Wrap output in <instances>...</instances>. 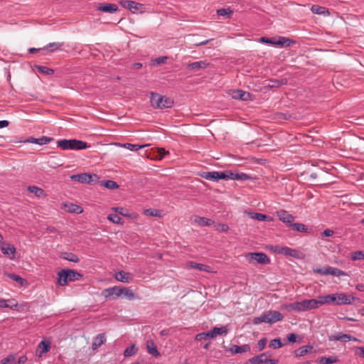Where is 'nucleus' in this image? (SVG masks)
<instances>
[{
    "mask_svg": "<svg viewBox=\"0 0 364 364\" xmlns=\"http://www.w3.org/2000/svg\"><path fill=\"white\" fill-rule=\"evenodd\" d=\"M317 299H304L301 301H296L287 305L286 308L287 310H293L296 311H305L311 309H315L318 307Z\"/></svg>",
    "mask_w": 364,
    "mask_h": 364,
    "instance_id": "f257e3e1",
    "label": "nucleus"
},
{
    "mask_svg": "<svg viewBox=\"0 0 364 364\" xmlns=\"http://www.w3.org/2000/svg\"><path fill=\"white\" fill-rule=\"evenodd\" d=\"M58 146L63 150H82L90 147V145L77 139H60L57 141Z\"/></svg>",
    "mask_w": 364,
    "mask_h": 364,
    "instance_id": "f03ea898",
    "label": "nucleus"
},
{
    "mask_svg": "<svg viewBox=\"0 0 364 364\" xmlns=\"http://www.w3.org/2000/svg\"><path fill=\"white\" fill-rule=\"evenodd\" d=\"M151 104L152 107L157 109L170 108L173 105V100L168 97L162 96L158 93H151Z\"/></svg>",
    "mask_w": 364,
    "mask_h": 364,
    "instance_id": "7ed1b4c3",
    "label": "nucleus"
},
{
    "mask_svg": "<svg viewBox=\"0 0 364 364\" xmlns=\"http://www.w3.org/2000/svg\"><path fill=\"white\" fill-rule=\"evenodd\" d=\"M58 275V284L60 286H65L68 282H75L82 277V274L73 269H62Z\"/></svg>",
    "mask_w": 364,
    "mask_h": 364,
    "instance_id": "20e7f679",
    "label": "nucleus"
},
{
    "mask_svg": "<svg viewBox=\"0 0 364 364\" xmlns=\"http://www.w3.org/2000/svg\"><path fill=\"white\" fill-rule=\"evenodd\" d=\"M326 299H329L330 304L336 305L351 304L356 299L355 297L343 293L328 294Z\"/></svg>",
    "mask_w": 364,
    "mask_h": 364,
    "instance_id": "39448f33",
    "label": "nucleus"
},
{
    "mask_svg": "<svg viewBox=\"0 0 364 364\" xmlns=\"http://www.w3.org/2000/svg\"><path fill=\"white\" fill-rule=\"evenodd\" d=\"M260 43H269L273 46H291L295 44V41L284 36H274L272 38L261 37L257 40Z\"/></svg>",
    "mask_w": 364,
    "mask_h": 364,
    "instance_id": "423d86ee",
    "label": "nucleus"
},
{
    "mask_svg": "<svg viewBox=\"0 0 364 364\" xmlns=\"http://www.w3.org/2000/svg\"><path fill=\"white\" fill-rule=\"evenodd\" d=\"M271 251H272L274 253L282 255L286 257H291L294 258L299 257V251L292 249L289 247H282L280 245H272L270 247Z\"/></svg>",
    "mask_w": 364,
    "mask_h": 364,
    "instance_id": "0eeeda50",
    "label": "nucleus"
},
{
    "mask_svg": "<svg viewBox=\"0 0 364 364\" xmlns=\"http://www.w3.org/2000/svg\"><path fill=\"white\" fill-rule=\"evenodd\" d=\"M270 355L267 353H261L249 359L248 362L251 364H277L278 360L270 359Z\"/></svg>",
    "mask_w": 364,
    "mask_h": 364,
    "instance_id": "6e6552de",
    "label": "nucleus"
},
{
    "mask_svg": "<svg viewBox=\"0 0 364 364\" xmlns=\"http://www.w3.org/2000/svg\"><path fill=\"white\" fill-rule=\"evenodd\" d=\"M248 259L255 260L261 264H267L270 263V259L265 253L263 252H250L247 255Z\"/></svg>",
    "mask_w": 364,
    "mask_h": 364,
    "instance_id": "1a4fd4ad",
    "label": "nucleus"
},
{
    "mask_svg": "<svg viewBox=\"0 0 364 364\" xmlns=\"http://www.w3.org/2000/svg\"><path fill=\"white\" fill-rule=\"evenodd\" d=\"M120 287L114 286L104 289L102 291V295L106 299H117L121 296Z\"/></svg>",
    "mask_w": 364,
    "mask_h": 364,
    "instance_id": "9d476101",
    "label": "nucleus"
},
{
    "mask_svg": "<svg viewBox=\"0 0 364 364\" xmlns=\"http://www.w3.org/2000/svg\"><path fill=\"white\" fill-rule=\"evenodd\" d=\"M50 343L48 341H41L37 346L36 355L41 358L50 350Z\"/></svg>",
    "mask_w": 364,
    "mask_h": 364,
    "instance_id": "9b49d317",
    "label": "nucleus"
},
{
    "mask_svg": "<svg viewBox=\"0 0 364 364\" xmlns=\"http://www.w3.org/2000/svg\"><path fill=\"white\" fill-rule=\"evenodd\" d=\"M58 47H31L28 50V53L33 54L41 53V55H48L58 50Z\"/></svg>",
    "mask_w": 364,
    "mask_h": 364,
    "instance_id": "f8f14e48",
    "label": "nucleus"
},
{
    "mask_svg": "<svg viewBox=\"0 0 364 364\" xmlns=\"http://www.w3.org/2000/svg\"><path fill=\"white\" fill-rule=\"evenodd\" d=\"M277 213L279 219L283 223L288 224L289 227L294 220V217L286 210H282Z\"/></svg>",
    "mask_w": 364,
    "mask_h": 364,
    "instance_id": "ddd939ff",
    "label": "nucleus"
},
{
    "mask_svg": "<svg viewBox=\"0 0 364 364\" xmlns=\"http://www.w3.org/2000/svg\"><path fill=\"white\" fill-rule=\"evenodd\" d=\"M1 250L2 253L7 255L10 259H13L15 257L16 248L10 243H1Z\"/></svg>",
    "mask_w": 364,
    "mask_h": 364,
    "instance_id": "4468645a",
    "label": "nucleus"
},
{
    "mask_svg": "<svg viewBox=\"0 0 364 364\" xmlns=\"http://www.w3.org/2000/svg\"><path fill=\"white\" fill-rule=\"evenodd\" d=\"M119 4L124 7L131 11H138L142 8L143 5L133 1L122 0Z\"/></svg>",
    "mask_w": 364,
    "mask_h": 364,
    "instance_id": "2eb2a0df",
    "label": "nucleus"
},
{
    "mask_svg": "<svg viewBox=\"0 0 364 364\" xmlns=\"http://www.w3.org/2000/svg\"><path fill=\"white\" fill-rule=\"evenodd\" d=\"M232 97L235 100L247 101L251 100V94L242 90H235L232 92Z\"/></svg>",
    "mask_w": 364,
    "mask_h": 364,
    "instance_id": "dca6fc26",
    "label": "nucleus"
},
{
    "mask_svg": "<svg viewBox=\"0 0 364 364\" xmlns=\"http://www.w3.org/2000/svg\"><path fill=\"white\" fill-rule=\"evenodd\" d=\"M97 10L106 13L113 14L119 10L118 6L114 4H100Z\"/></svg>",
    "mask_w": 364,
    "mask_h": 364,
    "instance_id": "f3484780",
    "label": "nucleus"
},
{
    "mask_svg": "<svg viewBox=\"0 0 364 364\" xmlns=\"http://www.w3.org/2000/svg\"><path fill=\"white\" fill-rule=\"evenodd\" d=\"M314 347L311 345H306L300 347L297 350H296L294 353L295 357L300 358L303 357L307 354H310L313 353Z\"/></svg>",
    "mask_w": 364,
    "mask_h": 364,
    "instance_id": "a211bd4d",
    "label": "nucleus"
},
{
    "mask_svg": "<svg viewBox=\"0 0 364 364\" xmlns=\"http://www.w3.org/2000/svg\"><path fill=\"white\" fill-rule=\"evenodd\" d=\"M121 296L119 298L127 299L129 301L134 300L138 298L133 291L128 287H120Z\"/></svg>",
    "mask_w": 364,
    "mask_h": 364,
    "instance_id": "6ab92c4d",
    "label": "nucleus"
},
{
    "mask_svg": "<svg viewBox=\"0 0 364 364\" xmlns=\"http://www.w3.org/2000/svg\"><path fill=\"white\" fill-rule=\"evenodd\" d=\"M70 178L75 181L90 183L92 181V176L89 173H85L72 175L70 176Z\"/></svg>",
    "mask_w": 364,
    "mask_h": 364,
    "instance_id": "aec40b11",
    "label": "nucleus"
},
{
    "mask_svg": "<svg viewBox=\"0 0 364 364\" xmlns=\"http://www.w3.org/2000/svg\"><path fill=\"white\" fill-rule=\"evenodd\" d=\"M115 279L117 281L124 282V283H129L132 280V275L129 272H127L124 271H120L115 274Z\"/></svg>",
    "mask_w": 364,
    "mask_h": 364,
    "instance_id": "412c9836",
    "label": "nucleus"
},
{
    "mask_svg": "<svg viewBox=\"0 0 364 364\" xmlns=\"http://www.w3.org/2000/svg\"><path fill=\"white\" fill-rule=\"evenodd\" d=\"M228 333V328L227 326H223L221 327H214L210 331V338H215L217 335H226Z\"/></svg>",
    "mask_w": 364,
    "mask_h": 364,
    "instance_id": "4be33fe9",
    "label": "nucleus"
},
{
    "mask_svg": "<svg viewBox=\"0 0 364 364\" xmlns=\"http://www.w3.org/2000/svg\"><path fill=\"white\" fill-rule=\"evenodd\" d=\"M267 316L269 317V323L280 321L284 318V316L279 311H269L267 313Z\"/></svg>",
    "mask_w": 364,
    "mask_h": 364,
    "instance_id": "5701e85b",
    "label": "nucleus"
},
{
    "mask_svg": "<svg viewBox=\"0 0 364 364\" xmlns=\"http://www.w3.org/2000/svg\"><path fill=\"white\" fill-rule=\"evenodd\" d=\"M250 350V346L248 344L242 346L233 345L230 347V350L232 354L242 353L247 352Z\"/></svg>",
    "mask_w": 364,
    "mask_h": 364,
    "instance_id": "b1692460",
    "label": "nucleus"
},
{
    "mask_svg": "<svg viewBox=\"0 0 364 364\" xmlns=\"http://www.w3.org/2000/svg\"><path fill=\"white\" fill-rule=\"evenodd\" d=\"M231 176V180H237V181H247L252 179V177L246 174L245 173H239V172H232L230 173Z\"/></svg>",
    "mask_w": 364,
    "mask_h": 364,
    "instance_id": "393cba45",
    "label": "nucleus"
},
{
    "mask_svg": "<svg viewBox=\"0 0 364 364\" xmlns=\"http://www.w3.org/2000/svg\"><path fill=\"white\" fill-rule=\"evenodd\" d=\"M208 65V63L206 62V61H197V62H193V63H189L187 65V68L190 69V70H200L201 68H207Z\"/></svg>",
    "mask_w": 364,
    "mask_h": 364,
    "instance_id": "a878e982",
    "label": "nucleus"
},
{
    "mask_svg": "<svg viewBox=\"0 0 364 364\" xmlns=\"http://www.w3.org/2000/svg\"><path fill=\"white\" fill-rule=\"evenodd\" d=\"M339 361L338 357L336 355L331 356L328 358L326 357H319L317 359V362L319 364H333L336 363Z\"/></svg>",
    "mask_w": 364,
    "mask_h": 364,
    "instance_id": "bb28decb",
    "label": "nucleus"
},
{
    "mask_svg": "<svg viewBox=\"0 0 364 364\" xmlns=\"http://www.w3.org/2000/svg\"><path fill=\"white\" fill-rule=\"evenodd\" d=\"M312 13L319 15L328 16L329 15L328 10L323 6L319 5H313L311 8Z\"/></svg>",
    "mask_w": 364,
    "mask_h": 364,
    "instance_id": "cd10ccee",
    "label": "nucleus"
},
{
    "mask_svg": "<svg viewBox=\"0 0 364 364\" xmlns=\"http://www.w3.org/2000/svg\"><path fill=\"white\" fill-rule=\"evenodd\" d=\"M146 348L149 354L155 357H158L160 355V353L158 351L157 348L155 346L154 343L151 340L146 341Z\"/></svg>",
    "mask_w": 364,
    "mask_h": 364,
    "instance_id": "c85d7f7f",
    "label": "nucleus"
},
{
    "mask_svg": "<svg viewBox=\"0 0 364 364\" xmlns=\"http://www.w3.org/2000/svg\"><path fill=\"white\" fill-rule=\"evenodd\" d=\"M348 338H349L348 337V334L343 333L341 332L328 336V341H339L341 342H347Z\"/></svg>",
    "mask_w": 364,
    "mask_h": 364,
    "instance_id": "c756f323",
    "label": "nucleus"
},
{
    "mask_svg": "<svg viewBox=\"0 0 364 364\" xmlns=\"http://www.w3.org/2000/svg\"><path fill=\"white\" fill-rule=\"evenodd\" d=\"M106 342V338L105 334H99L97 335L92 343V348L95 350L98 347L101 346L102 344H104Z\"/></svg>",
    "mask_w": 364,
    "mask_h": 364,
    "instance_id": "7c9ffc66",
    "label": "nucleus"
},
{
    "mask_svg": "<svg viewBox=\"0 0 364 364\" xmlns=\"http://www.w3.org/2000/svg\"><path fill=\"white\" fill-rule=\"evenodd\" d=\"M195 222L200 226H210L215 224V222L213 220L206 218L205 217L200 216L196 217Z\"/></svg>",
    "mask_w": 364,
    "mask_h": 364,
    "instance_id": "2f4dec72",
    "label": "nucleus"
},
{
    "mask_svg": "<svg viewBox=\"0 0 364 364\" xmlns=\"http://www.w3.org/2000/svg\"><path fill=\"white\" fill-rule=\"evenodd\" d=\"M285 84H287L286 79L269 80V82H268V84H267L266 87H269V88H275V87H279Z\"/></svg>",
    "mask_w": 364,
    "mask_h": 364,
    "instance_id": "473e14b6",
    "label": "nucleus"
},
{
    "mask_svg": "<svg viewBox=\"0 0 364 364\" xmlns=\"http://www.w3.org/2000/svg\"><path fill=\"white\" fill-rule=\"evenodd\" d=\"M190 267L193 269H196L200 271H203L206 272H210V267L206 264L197 263L195 262H189Z\"/></svg>",
    "mask_w": 364,
    "mask_h": 364,
    "instance_id": "72a5a7b5",
    "label": "nucleus"
},
{
    "mask_svg": "<svg viewBox=\"0 0 364 364\" xmlns=\"http://www.w3.org/2000/svg\"><path fill=\"white\" fill-rule=\"evenodd\" d=\"M28 190L29 192L35 194L37 197L38 198H41V197H45L46 196V193H45V191L43 189L38 187V186H29L28 187Z\"/></svg>",
    "mask_w": 364,
    "mask_h": 364,
    "instance_id": "f704fd0d",
    "label": "nucleus"
},
{
    "mask_svg": "<svg viewBox=\"0 0 364 364\" xmlns=\"http://www.w3.org/2000/svg\"><path fill=\"white\" fill-rule=\"evenodd\" d=\"M6 275L11 279L18 282L22 287L26 286L28 284L26 279L16 274H6Z\"/></svg>",
    "mask_w": 364,
    "mask_h": 364,
    "instance_id": "c9c22d12",
    "label": "nucleus"
},
{
    "mask_svg": "<svg viewBox=\"0 0 364 364\" xmlns=\"http://www.w3.org/2000/svg\"><path fill=\"white\" fill-rule=\"evenodd\" d=\"M250 218L252 219L257 220L258 221H269V217L267 215L259 213H249Z\"/></svg>",
    "mask_w": 364,
    "mask_h": 364,
    "instance_id": "e433bc0d",
    "label": "nucleus"
},
{
    "mask_svg": "<svg viewBox=\"0 0 364 364\" xmlns=\"http://www.w3.org/2000/svg\"><path fill=\"white\" fill-rule=\"evenodd\" d=\"M218 171L203 172L201 176L207 180L218 181Z\"/></svg>",
    "mask_w": 364,
    "mask_h": 364,
    "instance_id": "4c0bfd02",
    "label": "nucleus"
},
{
    "mask_svg": "<svg viewBox=\"0 0 364 364\" xmlns=\"http://www.w3.org/2000/svg\"><path fill=\"white\" fill-rule=\"evenodd\" d=\"M289 227L291 228V230H293L294 231H297V232H307L306 226L302 223H292Z\"/></svg>",
    "mask_w": 364,
    "mask_h": 364,
    "instance_id": "58836bf2",
    "label": "nucleus"
},
{
    "mask_svg": "<svg viewBox=\"0 0 364 364\" xmlns=\"http://www.w3.org/2000/svg\"><path fill=\"white\" fill-rule=\"evenodd\" d=\"M119 145L120 146H123L130 151H138V150L141 149V148H144V146H146V145L133 144H130V143H126V144H119Z\"/></svg>",
    "mask_w": 364,
    "mask_h": 364,
    "instance_id": "ea45409f",
    "label": "nucleus"
},
{
    "mask_svg": "<svg viewBox=\"0 0 364 364\" xmlns=\"http://www.w3.org/2000/svg\"><path fill=\"white\" fill-rule=\"evenodd\" d=\"M261 323H269V317L267 314H263L260 316L254 318L253 323L255 325L259 324Z\"/></svg>",
    "mask_w": 364,
    "mask_h": 364,
    "instance_id": "a19ab883",
    "label": "nucleus"
},
{
    "mask_svg": "<svg viewBox=\"0 0 364 364\" xmlns=\"http://www.w3.org/2000/svg\"><path fill=\"white\" fill-rule=\"evenodd\" d=\"M329 275L335 276V277H341L347 275L346 272L344 271L339 269L336 267H333L329 266Z\"/></svg>",
    "mask_w": 364,
    "mask_h": 364,
    "instance_id": "79ce46f5",
    "label": "nucleus"
},
{
    "mask_svg": "<svg viewBox=\"0 0 364 364\" xmlns=\"http://www.w3.org/2000/svg\"><path fill=\"white\" fill-rule=\"evenodd\" d=\"M67 210L69 213L80 214L82 213L83 211V209L80 205H75V204H70V205L67 206Z\"/></svg>",
    "mask_w": 364,
    "mask_h": 364,
    "instance_id": "37998d69",
    "label": "nucleus"
},
{
    "mask_svg": "<svg viewBox=\"0 0 364 364\" xmlns=\"http://www.w3.org/2000/svg\"><path fill=\"white\" fill-rule=\"evenodd\" d=\"M36 68L38 73H43L45 75H53L54 73V70L53 69L49 68L46 66L36 65Z\"/></svg>",
    "mask_w": 364,
    "mask_h": 364,
    "instance_id": "c03bdc74",
    "label": "nucleus"
},
{
    "mask_svg": "<svg viewBox=\"0 0 364 364\" xmlns=\"http://www.w3.org/2000/svg\"><path fill=\"white\" fill-rule=\"evenodd\" d=\"M137 348L134 344L127 347L124 351V355L125 357H129L136 353Z\"/></svg>",
    "mask_w": 364,
    "mask_h": 364,
    "instance_id": "a18cd8bd",
    "label": "nucleus"
},
{
    "mask_svg": "<svg viewBox=\"0 0 364 364\" xmlns=\"http://www.w3.org/2000/svg\"><path fill=\"white\" fill-rule=\"evenodd\" d=\"M7 301L10 302L9 300L0 299V308H10L11 309H15L17 308L18 304L16 302L11 304H8Z\"/></svg>",
    "mask_w": 364,
    "mask_h": 364,
    "instance_id": "49530a36",
    "label": "nucleus"
},
{
    "mask_svg": "<svg viewBox=\"0 0 364 364\" xmlns=\"http://www.w3.org/2000/svg\"><path fill=\"white\" fill-rule=\"evenodd\" d=\"M107 219L112 222L113 223H115V224H122L123 223V220L121 217H119L118 215L117 214H109L108 216H107Z\"/></svg>",
    "mask_w": 364,
    "mask_h": 364,
    "instance_id": "de8ad7c7",
    "label": "nucleus"
},
{
    "mask_svg": "<svg viewBox=\"0 0 364 364\" xmlns=\"http://www.w3.org/2000/svg\"><path fill=\"white\" fill-rule=\"evenodd\" d=\"M102 185L111 190L116 189L119 187L118 184L115 181L112 180L102 181Z\"/></svg>",
    "mask_w": 364,
    "mask_h": 364,
    "instance_id": "09e8293b",
    "label": "nucleus"
},
{
    "mask_svg": "<svg viewBox=\"0 0 364 364\" xmlns=\"http://www.w3.org/2000/svg\"><path fill=\"white\" fill-rule=\"evenodd\" d=\"M233 11L230 8L228 9H220L217 10V14L219 16H227L228 17H230L232 14Z\"/></svg>",
    "mask_w": 364,
    "mask_h": 364,
    "instance_id": "8fccbe9b",
    "label": "nucleus"
},
{
    "mask_svg": "<svg viewBox=\"0 0 364 364\" xmlns=\"http://www.w3.org/2000/svg\"><path fill=\"white\" fill-rule=\"evenodd\" d=\"M213 225L215 230L218 232H226L229 230V227L226 224L215 223Z\"/></svg>",
    "mask_w": 364,
    "mask_h": 364,
    "instance_id": "3c124183",
    "label": "nucleus"
},
{
    "mask_svg": "<svg viewBox=\"0 0 364 364\" xmlns=\"http://www.w3.org/2000/svg\"><path fill=\"white\" fill-rule=\"evenodd\" d=\"M54 140L53 138L52 137H48V136H42L41 138H38L37 139V141H36V144H39V145H45V144H47L51 141H53Z\"/></svg>",
    "mask_w": 364,
    "mask_h": 364,
    "instance_id": "603ef678",
    "label": "nucleus"
},
{
    "mask_svg": "<svg viewBox=\"0 0 364 364\" xmlns=\"http://www.w3.org/2000/svg\"><path fill=\"white\" fill-rule=\"evenodd\" d=\"M230 173H231V171H218L217 176H218V181L220 179H230L231 176Z\"/></svg>",
    "mask_w": 364,
    "mask_h": 364,
    "instance_id": "864d4df0",
    "label": "nucleus"
},
{
    "mask_svg": "<svg viewBox=\"0 0 364 364\" xmlns=\"http://www.w3.org/2000/svg\"><path fill=\"white\" fill-rule=\"evenodd\" d=\"M15 355L14 354H9L7 357L3 358L0 361V364H11L15 361Z\"/></svg>",
    "mask_w": 364,
    "mask_h": 364,
    "instance_id": "5fc2aeb1",
    "label": "nucleus"
},
{
    "mask_svg": "<svg viewBox=\"0 0 364 364\" xmlns=\"http://www.w3.org/2000/svg\"><path fill=\"white\" fill-rule=\"evenodd\" d=\"M314 272L321 275H329V266L314 269Z\"/></svg>",
    "mask_w": 364,
    "mask_h": 364,
    "instance_id": "6e6d98bb",
    "label": "nucleus"
},
{
    "mask_svg": "<svg viewBox=\"0 0 364 364\" xmlns=\"http://www.w3.org/2000/svg\"><path fill=\"white\" fill-rule=\"evenodd\" d=\"M351 259L353 260H362L364 259V252L362 251H356L352 253Z\"/></svg>",
    "mask_w": 364,
    "mask_h": 364,
    "instance_id": "4d7b16f0",
    "label": "nucleus"
},
{
    "mask_svg": "<svg viewBox=\"0 0 364 364\" xmlns=\"http://www.w3.org/2000/svg\"><path fill=\"white\" fill-rule=\"evenodd\" d=\"M284 344L279 338L273 339L270 342V346L274 349L282 348Z\"/></svg>",
    "mask_w": 364,
    "mask_h": 364,
    "instance_id": "13d9d810",
    "label": "nucleus"
},
{
    "mask_svg": "<svg viewBox=\"0 0 364 364\" xmlns=\"http://www.w3.org/2000/svg\"><path fill=\"white\" fill-rule=\"evenodd\" d=\"M355 355L360 358H364V347H353Z\"/></svg>",
    "mask_w": 364,
    "mask_h": 364,
    "instance_id": "bf43d9fd",
    "label": "nucleus"
},
{
    "mask_svg": "<svg viewBox=\"0 0 364 364\" xmlns=\"http://www.w3.org/2000/svg\"><path fill=\"white\" fill-rule=\"evenodd\" d=\"M166 60H167V57H166V56L159 57V58H155L154 60H153L152 64L154 65H159L164 63Z\"/></svg>",
    "mask_w": 364,
    "mask_h": 364,
    "instance_id": "052dcab7",
    "label": "nucleus"
},
{
    "mask_svg": "<svg viewBox=\"0 0 364 364\" xmlns=\"http://www.w3.org/2000/svg\"><path fill=\"white\" fill-rule=\"evenodd\" d=\"M326 297H327V295L318 297L319 299H317V302H321L318 304V306L326 304H330L329 299H327Z\"/></svg>",
    "mask_w": 364,
    "mask_h": 364,
    "instance_id": "680f3d73",
    "label": "nucleus"
},
{
    "mask_svg": "<svg viewBox=\"0 0 364 364\" xmlns=\"http://www.w3.org/2000/svg\"><path fill=\"white\" fill-rule=\"evenodd\" d=\"M207 338H210L209 331L207 333H201L197 334L196 336V340L202 341L203 339H205Z\"/></svg>",
    "mask_w": 364,
    "mask_h": 364,
    "instance_id": "e2e57ef3",
    "label": "nucleus"
},
{
    "mask_svg": "<svg viewBox=\"0 0 364 364\" xmlns=\"http://www.w3.org/2000/svg\"><path fill=\"white\" fill-rule=\"evenodd\" d=\"M66 259L70 261V262H79V258L77 255H74V254H69V255L65 257Z\"/></svg>",
    "mask_w": 364,
    "mask_h": 364,
    "instance_id": "0e129e2a",
    "label": "nucleus"
},
{
    "mask_svg": "<svg viewBox=\"0 0 364 364\" xmlns=\"http://www.w3.org/2000/svg\"><path fill=\"white\" fill-rule=\"evenodd\" d=\"M334 232L330 229H326L323 230V232H322V236L323 237H330V236H332L333 235Z\"/></svg>",
    "mask_w": 364,
    "mask_h": 364,
    "instance_id": "69168bd1",
    "label": "nucleus"
},
{
    "mask_svg": "<svg viewBox=\"0 0 364 364\" xmlns=\"http://www.w3.org/2000/svg\"><path fill=\"white\" fill-rule=\"evenodd\" d=\"M28 358L26 355H21L18 358L16 363L14 364H24L27 361Z\"/></svg>",
    "mask_w": 364,
    "mask_h": 364,
    "instance_id": "338daca9",
    "label": "nucleus"
},
{
    "mask_svg": "<svg viewBox=\"0 0 364 364\" xmlns=\"http://www.w3.org/2000/svg\"><path fill=\"white\" fill-rule=\"evenodd\" d=\"M266 345V339L264 338V339H260L259 341H258V347L259 348V350H262L264 346Z\"/></svg>",
    "mask_w": 364,
    "mask_h": 364,
    "instance_id": "774afa93",
    "label": "nucleus"
}]
</instances>
